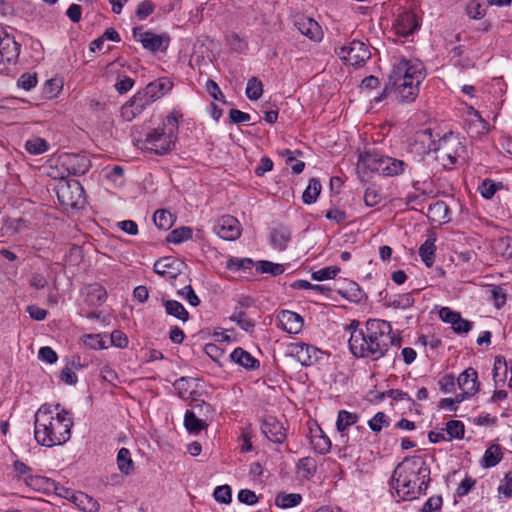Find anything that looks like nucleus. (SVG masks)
Instances as JSON below:
<instances>
[{
    "label": "nucleus",
    "instance_id": "nucleus-1",
    "mask_svg": "<svg viewBox=\"0 0 512 512\" xmlns=\"http://www.w3.org/2000/svg\"><path fill=\"white\" fill-rule=\"evenodd\" d=\"M347 330L350 332L349 349L358 358L378 360L382 358L391 345H400V339L392 335L389 322L370 319L365 328H359L358 321H352Z\"/></svg>",
    "mask_w": 512,
    "mask_h": 512
},
{
    "label": "nucleus",
    "instance_id": "nucleus-58",
    "mask_svg": "<svg viewBox=\"0 0 512 512\" xmlns=\"http://www.w3.org/2000/svg\"><path fill=\"white\" fill-rule=\"evenodd\" d=\"M455 385V377L452 374H446L438 381L439 389L443 393L453 392L455 390Z\"/></svg>",
    "mask_w": 512,
    "mask_h": 512
},
{
    "label": "nucleus",
    "instance_id": "nucleus-26",
    "mask_svg": "<svg viewBox=\"0 0 512 512\" xmlns=\"http://www.w3.org/2000/svg\"><path fill=\"white\" fill-rule=\"evenodd\" d=\"M54 489L58 495L70 499L73 503L77 505L84 503V499L87 500L88 503L90 504V507L84 506L82 507L83 510H89L90 512H92L94 509H97L98 507V503L84 493L75 494L74 492L67 490L63 487L60 488L61 491H58L59 488L57 486H55Z\"/></svg>",
    "mask_w": 512,
    "mask_h": 512
},
{
    "label": "nucleus",
    "instance_id": "nucleus-34",
    "mask_svg": "<svg viewBox=\"0 0 512 512\" xmlns=\"http://www.w3.org/2000/svg\"><path fill=\"white\" fill-rule=\"evenodd\" d=\"M503 457V453L499 445H491L488 447L484 453L482 459V465L485 468H491L496 466Z\"/></svg>",
    "mask_w": 512,
    "mask_h": 512
},
{
    "label": "nucleus",
    "instance_id": "nucleus-41",
    "mask_svg": "<svg viewBox=\"0 0 512 512\" xmlns=\"http://www.w3.org/2000/svg\"><path fill=\"white\" fill-rule=\"evenodd\" d=\"M321 192V184L317 179H311L305 191L303 192L302 199L305 204L314 203Z\"/></svg>",
    "mask_w": 512,
    "mask_h": 512
},
{
    "label": "nucleus",
    "instance_id": "nucleus-19",
    "mask_svg": "<svg viewBox=\"0 0 512 512\" xmlns=\"http://www.w3.org/2000/svg\"><path fill=\"white\" fill-rule=\"evenodd\" d=\"M440 319L451 325L453 331L457 334L468 333L472 329V322L463 319L460 313L451 310L449 307H442L439 310Z\"/></svg>",
    "mask_w": 512,
    "mask_h": 512
},
{
    "label": "nucleus",
    "instance_id": "nucleus-64",
    "mask_svg": "<svg viewBox=\"0 0 512 512\" xmlns=\"http://www.w3.org/2000/svg\"><path fill=\"white\" fill-rule=\"evenodd\" d=\"M38 357L40 360L48 364H53L58 359L56 352L51 347L48 346L40 348Z\"/></svg>",
    "mask_w": 512,
    "mask_h": 512
},
{
    "label": "nucleus",
    "instance_id": "nucleus-21",
    "mask_svg": "<svg viewBox=\"0 0 512 512\" xmlns=\"http://www.w3.org/2000/svg\"><path fill=\"white\" fill-rule=\"evenodd\" d=\"M419 27L417 17L412 12H402L394 21V29L400 36L406 37L414 33Z\"/></svg>",
    "mask_w": 512,
    "mask_h": 512
},
{
    "label": "nucleus",
    "instance_id": "nucleus-5",
    "mask_svg": "<svg viewBox=\"0 0 512 512\" xmlns=\"http://www.w3.org/2000/svg\"><path fill=\"white\" fill-rule=\"evenodd\" d=\"M182 117L183 115L179 111H171L161 125L148 129L145 139L137 140V146L156 155L170 153L175 147L179 122Z\"/></svg>",
    "mask_w": 512,
    "mask_h": 512
},
{
    "label": "nucleus",
    "instance_id": "nucleus-36",
    "mask_svg": "<svg viewBox=\"0 0 512 512\" xmlns=\"http://www.w3.org/2000/svg\"><path fill=\"white\" fill-rule=\"evenodd\" d=\"M311 444L319 454H326L330 451L331 441L321 430L311 436Z\"/></svg>",
    "mask_w": 512,
    "mask_h": 512
},
{
    "label": "nucleus",
    "instance_id": "nucleus-42",
    "mask_svg": "<svg viewBox=\"0 0 512 512\" xmlns=\"http://www.w3.org/2000/svg\"><path fill=\"white\" fill-rule=\"evenodd\" d=\"M502 186V183H496L492 179L486 178L478 186V191L483 198L491 199Z\"/></svg>",
    "mask_w": 512,
    "mask_h": 512
},
{
    "label": "nucleus",
    "instance_id": "nucleus-50",
    "mask_svg": "<svg viewBox=\"0 0 512 512\" xmlns=\"http://www.w3.org/2000/svg\"><path fill=\"white\" fill-rule=\"evenodd\" d=\"M446 432L449 440L462 439L464 437V424L459 420H450L446 424Z\"/></svg>",
    "mask_w": 512,
    "mask_h": 512
},
{
    "label": "nucleus",
    "instance_id": "nucleus-47",
    "mask_svg": "<svg viewBox=\"0 0 512 512\" xmlns=\"http://www.w3.org/2000/svg\"><path fill=\"white\" fill-rule=\"evenodd\" d=\"M230 319L233 321V322H236L237 325L243 329L244 331L246 332H251L253 331L254 327H255V323L254 321L249 318L245 312L243 311H235L231 316H230Z\"/></svg>",
    "mask_w": 512,
    "mask_h": 512
},
{
    "label": "nucleus",
    "instance_id": "nucleus-56",
    "mask_svg": "<svg viewBox=\"0 0 512 512\" xmlns=\"http://www.w3.org/2000/svg\"><path fill=\"white\" fill-rule=\"evenodd\" d=\"M365 204L369 207H374L381 201V194L375 187H368L364 194Z\"/></svg>",
    "mask_w": 512,
    "mask_h": 512
},
{
    "label": "nucleus",
    "instance_id": "nucleus-18",
    "mask_svg": "<svg viewBox=\"0 0 512 512\" xmlns=\"http://www.w3.org/2000/svg\"><path fill=\"white\" fill-rule=\"evenodd\" d=\"M458 387L461 390L459 395L465 396V400L474 396L479 391L478 374L474 368H467L457 378Z\"/></svg>",
    "mask_w": 512,
    "mask_h": 512
},
{
    "label": "nucleus",
    "instance_id": "nucleus-20",
    "mask_svg": "<svg viewBox=\"0 0 512 512\" xmlns=\"http://www.w3.org/2000/svg\"><path fill=\"white\" fill-rule=\"evenodd\" d=\"M184 263L173 257H163L155 262L154 271L171 281L177 278L181 273Z\"/></svg>",
    "mask_w": 512,
    "mask_h": 512
},
{
    "label": "nucleus",
    "instance_id": "nucleus-35",
    "mask_svg": "<svg viewBox=\"0 0 512 512\" xmlns=\"http://www.w3.org/2000/svg\"><path fill=\"white\" fill-rule=\"evenodd\" d=\"M435 239L428 238L419 248V255L427 267H431L435 258Z\"/></svg>",
    "mask_w": 512,
    "mask_h": 512
},
{
    "label": "nucleus",
    "instance_id": "nucleus-40",
    "mask_svg": "<svg viewBox=\"0 0 512 512\" xmlns=\"http://www.w3.org/2000/svg\"><path fill=\"white\" fill-rule=\"evenodd\" d=\"M289 240L290 233L287 229L281 227L271 231V242L275 248L284 250Z\"/></svg>",
    "mask_w": 512,
    "mask_h": 512
},
{
    "label": "nucleus",
    "instance_id": "nucleus-51",
    "mask_svg": "<svg viewBox=\"0 0 512 512\" xmlns=\"http://www.w3.org/2000/svg\"><path fill=\"white\" fill-rule=\"evenodd\" d=\"M214 499L221 504H229L232 501V490L229 485L217 486L213 492Z\"/></svg>",
    "mask_w": 512,
    "mask_h": 512
},
{
    "label": "nucleus",
    "instance_id": "nucleus-39",
    "mask_svg": "<svg viewBox=\"0 0 512 512\" xmlns=\"http://www.w3.org/2000/svg\"><path fill=\"white\" fill-rule=\"evenodd\" d=\"M255 266L250 258L231 257L227 260L226 268L233 272L247 271Z\"/></svg>",
    "mask_w": 512,
    "mask_h": 512
},
{
    "label": "nucleus",
    "instance_id": "nucleus-49",
    "mask_svg": "<svg viewBox=\"0 0 512 512\" xmlns=\"http://www.w3.org/2000/svg\"><path fill=\"white\" fill-rule=\"evenodd\" d=\"M432 215L433 221L445 222L447 218L448 207L443 201H437L431 204L428 209Z\"/></svg>",
    "mask_w": 512,
    "mask_h": 512
},
{
    "label": "nucleus",
    "instance_id": "nucleus-38",
    "mask_svg": "<svg viewBox=\"0 0 512 512\" xmlns=\"http://www.w3.org/2000/svg\"><path fill=\"white\" fill-rule=\"evenodd\" d=\"M164 305L167 314L172 315L182 321L188 320L189 314L180 302L176 300H167Z\"/></svg>",
    "mask_w": 512,
    "mask_h": 512
},
{
    "label": "nucleus",
    "instance_id": "nucleus-3",
    "mask_svg": "<svg viewBox=\"0 0 512 512\" xmlns=\"http://www.w3.org/2000/svg\"><path fill=\"white\" fill-rule=\"evenodd\" d=\"M425 76V69L420 61L397 58L392 64L387 87L382 96L375 100L380 101L391 90L399 102L411 103L417 98L419 86Z\"/></svg>",
    "mask_w": 512,
    "mask_h": 512
},
{
    "label": "nucleus",
    "instance_id": "nucleus-62",
    "mask_svg": "<svg viewBox=\"0 0 512 512\" xmlns=\"http://www.w3.org/2000/svg\"><path fill=\"white\" fill-rule=\"evenodd\" d=\"M178 294L182 298L186 299L191 306L196 307L200 303L199 297L196 295L195 291L190 285L185 286L182 290L178 292Z\"/></svg>",
    "mask_w": 512,
    "mask_h": 512
},
{
    "label": "nucleus",
    "instance_id": "nucleus-59",
    "mask_svg": "<svg viewBox=\"0 0 512 512\" xmlns=\"http://www.w3.org/2000/svg\"><path fill=\"white\" fill-rule=\"evenodd\" d=\"M464 400H465V396L458 394V395H456L455 398L441 399L438 406L441 409H447L449 411H456L457 405Z\"/></svg>",
    "mask_w": 512,
    "mask_h": 512
},
{
    "label": "nucleus",
    "instance_id": "nucleus-8",
    "mask_svg": "<svg viewBox=\"0 0 512 512\" xmlns=\"http://www.w3.org/2000/svg\"><path fill=\"white\" fill-rule=\"evenodd\" d=\"M55 190L57 198L65 208H80L84 205V190L79 181L68 178H58Z\"/></svg>",
    "mask_w": 512,
    "mask_h": 512
},
{
    "label": "nucleus",
    "instance_id": "nucleus-4",
    "mask_svg": "<svg viewBox=\"0 0 512 512\" xmlns=\"http://www.w3.org/2000/svg\"><path fill=\"white\" fill-rule=\"evenodd\" d=\"M430 482V467L423 456L405 458L395 468L392 487L404 501L418 498L427 490Z\"/></svg>",
    "mask_w": 512,
    "mask_h": 512
},
{
    "label": "nucleus",
    "instance_id": "nucleus-13",
    "mask_svg": "<svg viewBox=\"0 0 512 512\" xmlns=\"http://www.w3.org/2000/svg\"><path fill=\"white\" fill-rule=\"evenodd\" d=\"M213 231L221 239L233 241L240 237L242 228L235 217L224 215L215 221Z\"/></svg>",
    "mask_w": 512,
    "mask_h": 512
},
{
    "label": "nucleus",
    "instance_id": "nucleus-46",
    "mask_svg": "<svg viewBox=\"0 0 512 512\" xmlns=\"http://www.w3.org/2000/svg\"><path fill=\"white\" fill-rule=\"evenodd\" d=\"M191 237L192 229L190 227H179L168 234L167 241L170 243L179 244L191 239Z\"/></svg>",
    "mask_w": 512,
    "mask_h": 512
},
{
    "label": "nucleus",
    "instance_id": "nucleus-48",
    "mask_svg": "<svg viewBox=\"0 0 512 512\" xmlns=\"http://www.w3.org/2000/svg\"><path fill=\"white\" fill-rule=\"evenodd\" d=\"M316 462L311 457H305L298 461L297 468L304 478H310L316 472Z\"/></svg>",
    "mask_w": 512,
    "mask_h": 512
},
{
    "label": "nucleus",
    "instance_id": "nucleus-32",
    "mask_svg": "<svg viewBox=\"0 0 512 512\" xmlns=\"http://www.w3.org/2000/svg\"><path fill=\"white\" fill-rule=\"evenodd\" d=\"M117 466L121 473L129 475L134 470V462L127 448H121L117 454Z\"/></svg>",
    "mask_w": 512,
    "mask_h": 512
},
{
    "label": "nucleus",
    "instance_id": "nucleus-63",
    "mask_svg": "<svg viewBox=\"0 0 512 512\" xmlns=\"http://www.w3.org/2000/svg\"><path fill=\"white\" fill-rule=\"evenodd\" d=\"M111 345L118 348H125L128 345L127 336L120 330H114L110 335Z\"/></svg>",
    "mask_w": 512,
    "mask_h": 512
},
{
    "label": "nucleus",
    "instance_id": "nucleus-29",
    "mask_svg": "<svg viewBox=\"0 0 512 512\" xmlns=\"http://www.w3.org/2000/svg\"><path fill=\"white\" fill-rule=\"evenodd\" d=\"M414 304V298L411 293H403L386 298V306L394 309H408Z\"/></svg>",
    "mask_w": 512,
    "mask_h": 512
},
{
    "label": "nucleus",
    "instance_id": "nucleus-12",
    "mask_svg": "<svg viewBox=\"0 0 512 512\" xmlns=\"http://www.w3.org/2000/svg\"><path fill=\"white\" fill-rule=\"evenodd\" d=\"M20 54V46L3 27L0 26V72L15 64Z\"/></svg>",
    "mask_w": 512,
    "mask_h": 512
},
{
    "label": "nucleus",
    "instance_id": "nucleus-54",
    "mask_svg": "<svg viewBox=\"0 0 512 512\" xmlns=\"http://www.w3.org/2000/svg\"><path fill=\"white\" fill-rule=\"evenodd\" d=\"M389 425L387 416L383 412L376 413L369 421L368 426L374 432H380Z\"/></svg>",
    "mask_w": 512,
    "mask_h": 512
},
{
    "label": "nucleus",
    "instance_id": "nucleus-61",
    "mask_svg": "<svg viewBox=\"0 0 512 512\" xmlns=\"http://www.w3.org/2000/svg\"><path fill=\"white\" fill-rule=\"evenodd\" d=\"M283 155L287 156V163L290 164L293 173L300 174L304 170L305 163L303 161L297 160L293 156V152L292 151L285 150Z\"/></svg>",
    "mask_w": 512,
    "mask_h": 512
},
{
    "label": "nucleus",
    "instance_id": "nucleus-17",
    "mask_svg": "<svg viewBox=\"0 0 512 512\" xmlns=\"http://www.w3.org/2000/svg\"><path fill=\"white\" fill-rule=\"evenodd\" d=\"M409 146L412 152L425 155L432 151L435 152L437 141L433 138L430 129H424L415 133Z\"/></svg>",
    "mask_w": 512,
    "mask_h": 512
},
{
    "label": "nucleus",
    "instance_id": "nucleus-11",
    "mask_svg": "<svg viewBox=\"0 0 512 512\" xmlns=\"http://www.w3.org/2000/svg\"><path fill=\"white\" fill-rule=\"evenodd\" d=\"M287 354L306 367L318 364L325 356L324 351L304 342L290 343L287 346Z\"/></svg>",
    "mask_w": 512,
    "mask_h": 512
},
{
    "label": "nucleus",
    "instance_id": "nucleus-37",
    "mask_svg": "<svg viewBox=\"0 0 512 512\" xmlns=\"http://www.w3.org/2000/svg\"><path fill=\"white\" fill-rule=\"evenodd\" d=\"M255 267L257 272L262 274H271L272 276L281 275L285 271V267L282 264L273 263L266 260L256 262Z\"/></svg>",
    "mask_w": 512,
    "mask_h": 512
},
{
    "label": "nucleus",
    "instance_id": "nucleus-6",
    "mask_svg": "<svg viewBox=\"0 0 512 512\" xmlns=\"http://www.w3.org/2000/svg\"><path fill=\"white\" fill-rule=\"evenodd\" d=\"M90 168V160L83 155L64 153L52 160L49 176L54 179L83 175Z\"/></svg>",
    "mask_w": 512,
    "mask_h": 512
},
{
    "label": "nucleus",
    "instance_id": "nucleus-10",
    "mask_svg": "<svg viewBox=\"0 0 512 512\" xmlns=\"http://www.w3.org/2000/svg\"><path fill=\"white\" fill-rule=\"evenodd\" d=\"M338 57L352 66H361L371 56L368 46L359 40L335 46Z\"/></svg>",
    "mask_w": 512,
    "mask_h": 512
},
{
    "label": "nucleus",
    "instance_id": "nucleus-33",
    "mask_svg": "<svg viewBox=\"0 0 512 512\" xmlns=\"http://www.w3.org/2000/svg\"><path fill=\"white\" fill-rule=\"evenodd\" d=\"M299 31L312 40H317L321 36L320 26L313 19H304L298 22Z\"/></svg>",
    "mask_w": 512,
    "mask_h": 512
},
{
    "label": "nucleus",
    "instance_id": "nucleus-23",
    "mask_svg": "<svg viewBox=\"0 0 512 512\" xmlns=\"http://www.w3.org/2000/svg\"><path fill=\"white\" fill-rule=\"evenodd\" d=\"M261 429L265 436L274 443H282L286 438L285 428L274 417H267L263 421Z\"/></svg>",
    "mask_w": 512,
    "mask_h": 512
},
{
    "label": "nucleus",
    "instance_id": "nucleus-31",
    "mask_svg": "<svg viewBox=\"0 0 512 512\" xmlns=\"http://www.w3.org/2000/svg\"><path fill=\"white\" fill-rule=\"evenodd\" d=\"M467 121L469 133L473 135L481 136L489 131V124L480 113H474V117L468 118Z\"/></svg>",
    "mask_w": 512,
    "mask_h": 512
},
{
    "label": "nucleus",
    "instance_id": "nucleus-14",
    "mask_svg": "<svg viewBox=\"0 0 512 512\" xmlns=\"http://www.w3.org/2000/svg\"><path fill=\"white\" fill-rule=\"evenodd\" d=\"M149 106V102L138 91L121 106L120 115L124 121L130 122L140 116Z\"/></svg>",
    "mask_w": 512,
    "mask_h": 512
},
{
    "label": "nucleus",
    "instance_id": "nucleus-45",
    "mask_svg": "<svg viewBox=\"0 0 512 512\" xmlns=\"http://www.w3.org/2000/svg\"><path fill=\"white\" fill-rule=\"evenodd\" d=\"M245 94L250 100H258L263 94L262 82L256 77L250 78L247 82Z\"/></svg>",
    "mask_w": 512,
    "mask_h": 512
},
{
    "label": "nucleus",
    "instance_id": "nucleus-27",
    "mask_svg": "<svg viewBox=\"0 0 512 512\" xmlns=\"http://www.w3.org/2000/svg\"><path fill=\"white\" fill-rule=\"evenodd\" d=\"M358 415L356 413H351L346 410H340L338 412L336 427L338 432L340 433L343 442H346V430L354 425L358 421Z\"/></svg>",
    "mask_w": 512,
    "mask_h": 512
},
{
    "label": "nucleus",
    "instance_id": "nucleus-9",
    "mask_svg": "<svg viewBox=\"0 0 512 512\" xmlns=\"http://www.w3.org/2000/svg\"><path fill=\"white\" fill-rule=\"evenodd\" d=\"M465 147L457 135L450 132L437 141L435 152L444 167L454 165L464 154Z\"/></svg>",
    "mask_w": 512,
    "mask_h": 512
},
{
    "label": "nucleus",
    "instance_id": "nucleus-60",
    "mask_svg": "<svg viewBox=\"0 0 512 512\" xmlns=\"http://www.w3.org/2000/svg\"><path fill=\"white\" fill-rule=\"evenodd\" d=\"M498 492L503 494L506 498L512 497V472H508L501 480Z\"/></svg>",
    "mask_w": 512,
    "mask_h": 512
},
{
    "label": "nucleus",
    "instance_id": "nucleus-22",
    "mask_svg": "<svg viewBox=\"0 0 512 512\" xmlns=\"http://www.w3.org/2000/svg\"><path fill=\"white\" fill-rule=\"evenodd\" d=\"M277 320L279 327L290 334H297L303 327L302 317L289 310L281 311L277 316Z\"/></svg>",
    "mask_w": 512,
    "mask_h": 512
},
{
    "label": "nucleus",
    "instance_id": "nucleus-53",
    "mask_svg": "<svg viewBox=\"0 0 512 512\" xmlns=\"http://www.w3.org/2000/svg\"><path fill=\"white\" fill-rule=\"evenodd\" d=\"M83 342L91 349H105L107 348L106 342L101 334H86L83 336Z\"/></svg>",
    "mask_w": 512,
    "mask_h": 512
},
{
    "label": "nucleus",
    "instance_id": "nucleus-43",
    "mask_svg": "<svg viewBox=\"0 0 512 512\" xmlns=\"http://www.w3.org/2000/svg\"><path fill=\"white\" fill-rule=\"evenodd\" d=\"M25 148L30 154L39 155L48 150L49 144L43 138L33 137L26 141Z\"/></svg>",
    "mask_w": 512,
    "mask_h": 512
},
{
    "label": "nucleus",
    "instance_id": "nucleus-52",
    "mask_svg": "<svg viewBox=\"0 0 512 512\" xmlns=\"http://www.w3.org/2000/svg\"><path fill=\"white\" fill-rule=\"evenodd\" d=\"M340 272V268L336 266H329L325 268H321L312 273V279L316 281H324L328 279H333Z\"/></svg>",
    "mask_w": 512,
    "mask_h": 512
},
{
    "label": "nucleus",
    "instance_id": "nucleus-55",
    "mask_svg": "<svg viewBox=\"0 0 512 512\" xmlns=\"http://www.w3.org/2000/svg\"><path fill=\"white\" fill-rule=\"evenodd\" d=\"M190 411H196L200 417L206 419L207 421L212 417L214 413L212 406L203 401L195 403Z\"/></svg>",
    "mask_w": 512,
    "mask_h": 512
},
{
    "label": "nucleus",
    "instance_id": "nucleus-2",
    "mask_svg": "<svg viewBox=\"0 0 512 512\" xmlns=\"http://www.w3.org/2000/svg\"><path fill=\"white\" fill-rule=\"evenodd\" d=\"M72 426L70 413L60 404H43L35 413L34 437L42 446L62 445L70 439Z\"/></svg>",
    "mask_w": 512,
    "mask_h": 512
},
{
    "label": "nucleus",
    "instance_id": "nucleus-25",
    "mask_svg": "<svg viewBox=\"0 0 512 512\" xmlns=\"http://www.w3.org/2000/svg\"><path fill=\"white\" fill-rule=\"evenodd\" d=\"M230 358L238 365L245 369L253 370L259 367V361L255 359L249 352L238 347L230 354Z\"/></svg>",
    "mask_w": 512,
    "mask_h": 512
},
{
    "label": "nucleus",
    "instance_id": "nucleus-16",
    "mask_svg": "<svg viewBox=\"0 0 512 512\" xmlns=\"http://www.w3.org/2000/svg\"><path fill=\"white\" fill-rule=\"evenodd\" d=\"M172 87V81L166 77H162L153 82H150L146 85L145 88L139 90V92L151 105L152 103L166 95L169 91H171Z\"/></svg>",
    "mask_w": 512,
    "mask_h": 512
},
{
    "label": "nucleus",
    "instance_id": "nucleus-30",
    "mask_svg": "<svg viewBox=\"0 0 512 512\" xmlns=\"http://www.w3.org/2000/svg\"><path fill=\"white\" fill-rule=\"evenodd\" d=\"M302 502V496L299 493H278L275 497V505L282 509H288L298 506Z\"/></svg>",
    "mask_w": 512,
    "mask_h": 512
},
{
    "label": "nucleus",
    "instance_id": "nucleus-28",
    "mask_svg": "<svg viewBox=\"0 0 512 512\" xmlns=\"http://www.w3.org/2000/svg\"><path fill=\"white\" fill-rule=\"evenodd\" d=\"M184 425L189 433L198 434L208 426L207 420L200 417L196 411H186Z\"/></svg>",
    "mask_w": 512,
    "mask_h": 512
},
{
    "label": "nucleus",
    "instance_id": "nucleus-7",
    "mask_svg": "<svg viewBox=\"0 0 512 512\" xmlns=\"http://www.w3.org/2000/svg\"><path fill=\"white\" fill-rule=\"evenodd\" d=\"M358 166L386 177H393L403 174L407 164L403 160L390 156L365 153L359 156Z\"/></svg>",
    "mask_w": 512,
    "mask_h": 512
},
{
    "label": "nucleus",
    "instance_id": "nucleus-24",
    "mask_svg": "<svg viewBox=\"0 0 512 512\" xmlns=\"http://www.w3.org/2000/svg\"><path fill=\"white\" fill-rule=\"evenodd\" d=\"M84 296L86 304L97 307L105 302L107 292L102 285L94 283L85 287Z\"/></svg>",
    "mask_w": 512,
    "mask_h": 512
},
{
    "label": "nucleus",
    "instance_id": "nucleus-44",
    "mask_svg": "<svg viewBox=\"0 0 512 512\" xmlns=\"http://www.w3.org/2000/svg\"><path fill=\"white\" fill-rule=\"evenodd\" d=\"M153 221L161 230L170 229L174 222L172 214L166 210H157L154 213Z\"/></svg>",
    "mask_w": 512,
    "mask_h": 512
},
{
    "label": "nucleus",
    "instance_id": "nucleus-57",
    "mask_svg": "<svg viewBox=\"0 0 512 512\" xmlns=\"http://www.w3.org/2000/svg\"><path fill=\"white\" fill-rule=\"evenodd\" d=\"M36 84H37L36 74H32V73L22 74L17 81L18 87H20L26 91H29L30 89L35 87Z\"/></svg>",
    "mask_w": 512,
    "mask_h": 512
},
{
    "label": "nucleus",
    "instance_id": "nucleus-15",
    "mask_svg": "<svg viewBox=\"0 0 512 512\" xmlns=\"http://www.w3.org/2000/svg\"><path fill=\"white\" fill-rule=\"evenodd\" d=\"M133 36L134 39L140 42L145 49L152 52L162 50L168 43V39L166 37L150 31H145L142 27L134 28Z\"/></svg>",
    "mask_w": 512,
    "mask_h": 512
}]
</instances>
